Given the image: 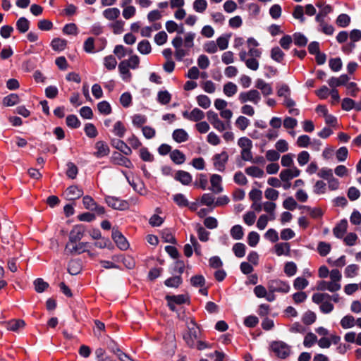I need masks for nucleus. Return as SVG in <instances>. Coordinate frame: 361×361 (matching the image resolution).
Returning <instances> with one entry per match:
<instances>
[{"instance_id": "nucleus-1", "label": "nucleus", "mask_w": 361, "mask_h": 361, "mask_svg": "<svg viewBox=\"0 0 361 361\" xmlns=\"http://www.w3.org/2000/svg\"><path fill=\"white\" fill-rule=\"evenodd\" d=\"M330 281H320L317 283V290L321 291L328 290L331 293H336L341 290V281L342 274L338 269H332L330 271Z\"/></svg>"}, {"instance_id": "nucleus-2", "label": "nucleus", "mask_w": 361, "mask_h": 361, "mask_svg": "<svg viewBox=\"0 0 361 361\" xmlns=\"http://www.w3.org/2000/svg\"><path fill=\"white\" fill-rule=\"evenodd\" d=\"M312 302L319 305L320 311L324 314L331 313L334 308L330 300V295L325 293H314L312 297Z\"/></svg>"}, {"instance_id": "nucleus-3", "label": "nucleus", "mask_w": 361, "mask_h": 361, "mask_svg": "<svg viewBox=\"0 0 361 361\" xmlns=\"http://www.w3.org/2000/svg\"><path fill=\"white\" fill-rule=\"evenodd\" d=\"M187 326L188 331L183 334V339L188 346L194 348L198 338L199 329L192 319L188 323Z\"/></svg>"}, {"instance_id": "nucleus-4", "label": "nucleus", "mask_w": 361, "mask_h": 361, "mask_svg": "<svg viewBox=\"0 0 361 361\" xmlns=\"http://www.w3.org/2000/svg\"><path fill=\"white\" fill-rule=\"evenodd\" d=\"M270 348L276 356L281 359L287 358L291 353V346L282 341H273Z\"/></svg>"}, {"instance_id": "nucleus-5", "label": "nucleus", "mask_w": 361, "mask_h": 361, "mask_svg": "<svg viewBox=\"0 0 361 361\" xmlns=\"http://www.w3.org/2000/svg\"><path fill=\"white\" fill-rule=\"evenodd\" d=\"M267 288L271 293H287L290 287L288 282L280 279H272L268 281Z\"/></svg>"}, {"instance_id": "nucleus-6", "label": "nucleus", "mask_w": 361, "mask_h": 361, "mask_svg": "<svg viewBox=\"0 0 361 361\" xmlns=\"http://www.w3.org/2000/svg\"><path fill=\"white\" fill-rule=\"evenodd\" d=\"M238 99L241 104L250 102L257 105L261 100V94L257 90H250L240 92L238 95Z\"/></svg>"}, {"instance_id": "nucleus-7", "label": "nucleus", "mask_w": 361, "mask_h": 361, "mask_svg": "<svg viewBox=\"0 0 361 361\" xmlns=\"http://www.w3.org/2000/svg\"><path fill=\"white\" fill-rule=\"evenodd\" d=\"M171 43L176 49L175 57L177 61H181L185 56L189 55V49L181 47L183 45V38L180 36H176L174 37Z\"/></svg>"}, {"instance_id": "nucleus-8", "label": "nucleus", "mask_w": 361, "mask_h": 361, "mask_svg": "<svg viewBox=\"0 0 361 361\" xmlns=\"http://www.w3.org/2000/svg\"><path fill=\"white\" fill-rule=\"evenodd\" d=\"M228 160V154L226 151H223L219 154L213 156V164L216 170L220 172L224 171L226 164Z\"/></svg>"}, {"instance_id": "nucleus-9", "label": "nucleus", "mask_w": 361, "mask_h": 361, "mask_svg": "<svg viewBox=\"0 0 361 361\" xmlns=\"http://www.w3.org/2000/svg\"><path fill=\"white\" fill-rule=\"evenodd\" d=\"M106 204L111 208L117 210H126L129 208V203L126 200H121L114 196H107L105 198Z\"/></svg>"}, {"instance_id": "nucleus-10", "label": "nucleus", "mask_w": 361, "mask_h": 361, "mask_svg": "<svg viewBox=\"0 0 361 361\" xmlns=\"http://www.w3.org/2000/svg\"><path fill=\"white\" fill-rule=\"evenodd\" d=\"M238 55L240 60L245 63L247 68L252 71H257L259 68V61L257 58L250 57L247 59V51L244 49H242L239 52Z\"/></svg>"}, {"instance_id": "nucleus-11", "label": "nucleus", "mask_w": 361, "mask_h": 361, "mask_svg": "<svg viewBox=\"0 0 361 361\" xmlns=\"http://www.w3.org/2000/svg\"><path fill=\"white\" fill-rule=\"evenodd\" d=\"M85 233V227L82 225H76L71 231L69 234V240L67 243H76L83 237Z\"/></svg>"}, {"instance_id": "nucleus-12", "label": "nucleus", "mask_w": 361, "mask_h": 361, "mask_svg": "<svg viewBox=\"0 0 361 361\" xmlns=\"http://www.w3.org/2000/svg\"><path fill=\"white\" fill-rule=\"evenodd\" d=\"M88 245V243L85 242H79L73 244L67 243L65 249L70 254H81L87 250Z\"/></svg>"}, {"instance_id": "nucleus-13", "label": "nucleus", "mask_w": 361, "mask_h": 361, "mask_svg": "<svg viewBox=\"0 0 361 361\" xmlns=\"http://www.w3.org/2000/svg\"><path fill=\"white\" fill-rule=\"evenodd\" d=\"M111 161L114 164L123 166L128 169L133 167V164L128 158L116 152L113 153L111 157Z\"/></svg>"}, {"instance_id": "nucleus-14", "label": "nucleus", "mask_w": 361, "mask_h": 361, "mask_svg": "<svg viewBox=\"0 0 361 361\" xmlns=\"http://www.w3.org/2000/svg\"><path fill=\"white\" fill-rule=\"evenodd\" d=\"M182 114L184 118L194 122H198L204 118V113L198 108L193 109L190 112L185 111Z\"/></svg>"}, {"instance_id": "nucleus-15", "label": "nucleus", "mask_w": 361, "mask_h": 361, "mask_svg": "<svg viewBox=\"0 0 361 361\" xmlns=\"http://www.w3.org/2000/svg\"><path fill=\"white\" fill-rule=\"evenodd\" d=\"M300 174V170L295 166H293L290 169L282 170L279 176L281 181L287 182V180H290L293 178L298 177Z\"/></svg>"}, {"instance_id": "nucleus-16", "label": "nucleus", "mask_w": 361, "mask_h": 361, "mask_svg": "<svg viewBox=\"0 0 361 361\" xmlns=\"http://www.w3.org/2000/svg\"><path fill=\"white\" fill-rule=\"evenodd\" d=\"M112 238L116 243V245L122 250H126L128 248L129 244L126 238L122 233L118 231H113Z\"/></svg>"}, {"instance_id": "nucleus-17", "label": "nucleus", "mask_w": 361, "mask_h": 361, "mask_svg": "<svg viewBox=\"0 0 361 361\" xmlns=\"http://www.w3.org/2000/svg\"><path fill=\"white\" fill-rule=\"evenodd\" d=\"M96 152L94 153L97 158H102L107 156L110 152L108 145L104 141H97L95 143Z\"/></svg>"}, {"instance_id": "nucleus-18", "label": "nucleus", "mask_w": 361, "mask_h": 361, "mask_svg": "<svg viewBox=\"0 0 361 361\" xmlns=\"http://www.w3.org/2000/svg\"><path fill=\"white\" fill-rule=\"evenodd\" d=\"M255 86L257 89H258L261 91L262 94L264 97L269 96V95L271 94L273 92V89H272L271 85L269 83L265 82L262 79H257L255 81Z\"/></svg>"}, {"instance_id": "nucleus-19", "label": "nucleus", "mask_w": 361, "mask_h": 361, "mask_svg": "<svg viewBox=\"0 0 361 361\" xmlns=\"http://www.w3.org/2000/svg\"><path fill=\"white\" fill-rule=\"evenodd\" d=\"M274 252L277 256H290V246L288 243H278L274 247Z\"/></svg>"}, {"instance_id": "nucleus-20", "label": "nucleus", "mask_w": 361, "mask_h": 361, "mask_svg": "<svg viewBox=\"0 0 361 361\" xmlns=\"http://www.w3.org/2000/svg\"><path fill=\"white\" fill-rule=\"evenodd\" d=\"M83 195V191L76 185H71L68 187L66 192L65 195L67 199L74 200L80 198Z\"/></svg>"}, {"instance_id": "nucleus-21", "label": "nucleus", "mask_w": 361, "mask_h": 361, "mask_svg": "<svg viewBox=\"0 0 361 361\" xmlns=\"http://www.w3.org/2000/svg\"><path fill=\"white\" fill-rule=\"evenodd\" d=\"M111 145L125 155H130L132 153L131 148L121 140L113 139L111 140Z\"/></svg>"}, {"instance_id": "nucleus-22", "label": "nucleus", "mask_w": 361, "mask_h": 361, "mask_svg": "<svg viewBox=\"0 0 361 361\" xmlns=\"http://www.w3.org/2000/svg\"><path fill=\"white\" fill-rule=\"evenodd\" d=\"M222 178L220 175L213 174L210 178V183L212 185L211 190L214 193H220L223 191V187L221 185Z\"/></svg>"}, {"instance_id": "nucleus-23", "label": "nucleus", "mask_w": 361, "mask_h": 361, "mask_svg": "<svg viewBox=\"0 0 361 361\" xmlns=\"http://www.w3.org/2000/svg\"><path fill=\"white\" fill-rule=\"evenodd\" d=\"M349 80V78L347 75L343 74L338 78L331 77L328 80V84L331 88L345 85Z\"/></svg>"}, {"instance_id": "nucleus-24", "label": "nucleus", "mask_w": 361, "mask_h": 361, "mask_svg": "<svg viewBox=\"0 0 361 361\" xmlns=\"http://www.w3.org/2000/svg\"><path fill=\"white\" fill-rule=\"evenodd\" d=\"M315 20L319 24L317 27V30L319 32H323L326 35H333L334 32V27H333V25L327 23L324 19H319Z\"/></svg>"}, {"instance_id": "nucleus-25", "label": "nucleus", "mask_w": 361, "mask_h": 361, "mask_svg": "<svg viewBox=\"0 0 361 361\" xmlns=\"http://www.w3.org/2000/svg\"><path fill=\"white\" fill-rule=\"evenodd\" d=\"M130 68L127 65V62L122 61L118 64V71L123 80L129 82L131 79L132 74L129 69Z\"/></svg>"}, {"instance_id": "nucleus-26", "label": "nucleus", "mask_w": 361, "mask_h": 361, "mask_svg": "<svg viewBox=\"0 0 361 361\" xmlns=\"http://www.w3.org/2000/svg\"><path fill=\"white\" fill-rule=\"evenodd\" d=\"M172 137L176 142L181 143L187 141L189 135L184 129L178 128L173 132Z\"/></svg>"}, {"instance_id": "nucleus-27", "label": "nucleus", "mask_w": 361, "mask_h": 361, "mask_svg": "<svg viewBox=\"0 0 361 361\" xmlns=\"http://www.w3.org/2000/svg\"><path fill=\"white\" fill-rule=\"evenodd\" d=\"M175 179L183 185H189L192 181V176L188 172L180 170L176 172Z\"/></svg>"}, {"instance_id": "nucleus-28", "label": "nucleus", "mask_w": 361, "mask_h": 361, "mask_svg": "<svg viewBox=\"0 0 361 361\" xmlns=\"http://www.w3.org/2000/svg\"><path fill=\"white\" fill-rule=\"evenodd\" d=\"M348 223L346 220H342L333 230L334 235L338 238H342L347 230Z\"/></svg>"}, {"instance_id": "nucleus-29", "label": "nucleus", "mask_w": 361, "mask_h": 361, "mask_svg": "<svg viewBox=\"0 0 361 361\" xmlns=\"http://www.w3.org/2000/svg\"><path fill=\"white\" fill-rule=\"evenodd\" d=\"M356 319L350 314L344 316L341 320V326L344 329L353 328L355 326Z\"/></svg>"}, {"instance_id": "nucleus-30", "label": "nucleus", "mask_w": 361, "mask_h": 361, "mask_svg": "<svg viewBox=\"0 0 361 361\" xmlns=\"http://www.w3.org/2000/svg\"><path fill=\"white\" fill-rule=\"evenodd\" d=\"M120 13V10L117 8H109L103 11L104 17L109 20H116Z\"/></svg>"}, {"instance_id": "nucleus-31", "label": "nucleus", "mask_w": 361, "mask_h": 361, "mask_svg": "<svg viewBox=\"0 0 361 361\" xmlns=\"http://www.w3.org/2000/svg\"><path fill=\"white\" fill-rule=\"evenodd\" d=\"M67 41L61 38H54L51 42V48L56 51H61L66 47Z\"/></svg>"}, {"instance_id": "nucleus-32", "label": "nucleus", "mask_w": 361, "mask_h": 361, "mask_svg": "<svg viewBox=\"0 0 361 361\" xmlns=\"http://www.w3.org/2000/svg\"><path fill=\"white\" fill-rule=\"evenodd\" d=\"M245 173L253 178H262L264 175V172L262 169L258 166H252L245 169Z\"/></svg>"}, {"instance_id": "nucleus-33", "label": "nucleus", "mask_w": 361, "mask_h": 361, "mask_svg": "<svg viewBox=\"0 0 361 361\" xmlns=\"http://www.w3.org/2000/svg\"><path fill=\"white\" fill-rule=\"evenodd\" d=\"M16 28L20 33L26 32L30 28V21L25 17H20L16 22Z\"/></svg>"}, {"instance_id": "nucleus-34", "label": "nucleus", "mask_w": 361, "mask_h": 361, "mask_svg": "<svg viewBox=\"0 0 361 361\" xmlns=\"http://www.w3.org/2000/svg\"><path fill=\"white\" fill-rule=\"evenodd\" d=\"M238 91V87L237 85L232 82H228L224 85L223 92L225 95H226L228 97H233L236 94Z\"/></svg>"}, {"instance_id": "nucleus-35", "label": "nucleus", "mask_w": 361, "mask_h": 361, "mask_svg": "<svg viewBox=\"0 0 361 361\" xmlns=\"http://www.w3.org/2000/svg\"><path fill=\"white\" fill-rule=\"evenodd\" d=\"M171 160L176 164H181L185 160L184 154L178 149H174L170 154Z\"/></svg>"}, {"instance_id": "nucleus-36", "label": "nucleus", "mask_w": 361, "mask_h": 361, "mask_svg": "<svg viewBox=\"0 0 361 361\" xmlns=\"http://www.w3.org/2000/svg\"><path fill=\"white\" fill-rule=\"evenodd\" d=\"M20 102L19 96L17 94H10L3 99V104L6 106H12Z\"/></svg>"}, {"instance_id": "nucleus-37", "label": "nucleus", "mask_w": 361, "mask_h": 361, "mask_svg": "<svg viewBox=\"0 0 361 361\" xmlns=\"http://www.w3.org/2000/svg\"><path fill=\"white\" fill-rule=\"evenodd\" d=\"M112 132L116 136L123 137L126 132V128L121 121H116L114 125Z\"/></svg>"}, {"instance_id": "nucleus-38", "label": "nucleus", "mask_w": 361, "mask_h": 361, "mask_svg": "<svg viewBox=\"0 0 361 361\" xmlns=\"http://www.w3.org/2000/svg\"><path fill=\"white\" fill-rule=\"evenodd\" d=\"M137 50L142 54H149L152 51V47L148 40L143 39L137 44Z\"/></svg>"}, {"instance_id": "nucleus-39", "label": "nucleus", "mask_w": 361, "mask_h": 361, "mask_svg": "<svg viewBox=\"0 0 361 361\" xmlns=\"http://www.w3.org/2000/svg\"><path fill=\"white\" fill-rule=\"evenodd\" d=\"M284 56L283 51L279 47H273L271 50V58L278 63L283 61Z\"/></svg>"}, {"instance_id": "nucleus-40", "label": "nucleus", "mask_w": 361, "mask_h": 361, "mask_svg": "<svg viewBox=\"0 0 361 361\" xmlns=\"http://www.w3.org/2000/svg\"><path fill=\"white\" fill-rule=\"evenodd\" d=\"M230 233L234 240H240L244 235L243 228L240 225H235L231 228Z\"/></svg>"}, {"instance_id": "nucleus-41", "label": "nucleus", "mask_w": 361, "mask_h": 361, "mask_svg": "<svg viewBox=\"0 0 361 361\" xmlns=\"http://www.w3.org/2000/svg\"><path fill=\"white\" fill-rule=\"evenodd\" d=\"M359 266L355 264L346 267L344 271L345 276L347 278H353L358 274Z\"/></svg>"}, {"instance_id": "nucleus-42", "label": "nucleus", "mask_w": 361, "mask_h": 361, "mask_svg": "<svg viewBox=\"0 0 361 361\" xmlns=\"http://www.w3.org/2000/svg\"><path fill=\"white\" fill-rule=\"evenodd\" d=\"M33 285L35 291L39 293L44 292L49 287L48 283L41 278L36 279L33 282Z\"/></svg>"}, {"instance_id": "nucleus-43", "label": "nucleus", "mask_w": 361, "mask_h": 361, "mask_svg": "<svg viewBox=\"0 0 361 361\" xmlns=\"http://www.w3.org/2000/svg\"><path fill=\"white\" fill-rule=\"evenodd\" d=\"M171 99V94L166 90L159 91L157 94V101L163 104H167L170 102Z\"/></svg>"}, {"instance_id": "nucleus-44", "label": "nucleus", "mask_w": 361, "mask_h": 361, "mask_svg": "<svg viewBox=\"0 0 361 361\" xmlns=\"http://www.w3.org/2000/svg\"><path fill=\"white\" fill-rule=\"evenodd\" d=\"M195 37V33L192 32L186 33L184 39H183V44L184 47L188 49L193 47Z\"/></svg>"}, {"instance_id": "nucleus-45", "label": "nucleus", "mask_w": 361, "mask_h": 361, "mask_svg": "<svg viewBox=\"0 0 361 361\" xmlns=\"http://www.w3.org/2000/svg\"><path fill=\"white\" fill-rule=\"evenodd\" d=\"M25 324V322L22 319L11 320L7 324L6 327L10 331H16L24 327Z\"/></svg>"}, {"instance_id": "nucleus-46", "label": "nucleus", "mask_w": 361, "mask_h": 361, "mask_svg": "<svg viewBox=\"0 0 361 361\" xmlns=\"http://www.w3.org/2000/svg\"><path fill=\"white\" fill-rule=\"evenodd\" d=\"M297 269V265L293 262H288L284 265V273L289 277L294 276Z\"/></svg>"}, {"instance_id": "nucleus-47", "label": "nucleus", "mask_w": 361, "mask_h": 361, "mask_svg": "<svg viewBox=\"0 0 361 361\" xmlns=\"http://www.w3.org/2000/svg\"><path fill=\"white\" fill-rule=\"evenodd\" d=\"M233 251L238 258H242L245 255V245L241 243H236L233 246Z\"/></svg>"}, {"instance_id": "nucleus-48", "label": "nucleus", "mask_w": 361, "mask_h": 361, "mask_svg": "<svg viewBox=\"0 0 361 361\" xmlns=\"http://www.w3.org/2000/svg\"><path fill=\"white\" fill-rule=\"evenodd\" d=\"M294 44L299 47H305L307 43V38L300 32H296L293 35Z\"/></svg>"}, {"instance_id": "nucleus-49", "label": "nucleus", "mask_w": 361, "mask_h": 361, "mask_svg": "<svg viewBox=\"0 0 361 361\" xmlns=\"http://www.w3.org/2000/svg\"><path fill=\"white\" fill-rule=\"evenodd\" d=\"M309 284L308 281L303 277H297L293 282V287L295 290H301L305 289Z\"/></svg>"}, {"instance_id": "nucleus-50", "label": "nucleus", "mask_w": 361, "mask_h": 361, "mask_svg": "<svg viewBox=\"0 0 361 361\" xmlns=\"http://www.w3.org/2000/svg\"><path fill=\"white\" fill-rule=\"evenodd\" d=\"M161 238L166 243H176V239L173 236L172 231L169 228H165L161 231Z\"/></svg>"}, {"instance_id": "nucleus-51", "label": "nucleus", "mask_w": 361, "mask_h": 361, "mask_svg": "<svg viewBox=\"0 0 361 361\" xmlns=\"http://www.w3.org/2000/svg\"><path fill=\"white\" fill-rule=\"evenodd\" d=\"M192 8L197 13H203L207 8V2L206 0H195Z\"/></svg>"}, {"instance_id": "nucleus-52", "label": "nucleus", "mask_w": 361, "mask_h": 361, "mask_svg": "<svg viewBox=\"0 0 361 361\" xmlns=\"http://www.w3.org/2000/svg\"><path fill=\"white\" fill-rule=\"evenodd\" d=\"M104 65L108 70H114L116 67L117 61L114 56L109 55L104 57Z\"/></svg>"}, {"instance_id": "nucleus-53", "label": "nucleus", "mask_w": 361, "mask_h": 361, "mask_svg": "<svg viewBox=\"0 0 361 361\" xmlns=\"http://www.w3.org/2000/svg\"><path fill=\"white\" fill-rule=\"evenodd\" d=\"M98 111L104 115H109L111 113V107L110 104L106 101H102L97 104Z\"/></svg>"}, {"instance_id": "nucleus-54", "label": "nucleus", "mask_w": 361, "mask_h": 361, "mask_svg": "<svg viewBox=\"0 0 361 361\" xmlns=\"http://www.w3.org/2000/svg\"><path fill=\"white\" fill-rule=\"evenodd\" d=\"M190 283L194 287L202 288L205 285V279L202 275H195L191 277Z\"/></svg>"}, {"instance_id": "nucleus-55", "label": "nucleus", "mask_w": 361, "mask_h": 361, "mask_svg": "<svg viewBox=\"0 0 361 361\" xmlns=\"http://www.w3.org/2000/svg\"><path fill=\"white\" fill-rule=\"evenodd\" d=\"M230 35H221L216 39L217 48L225 50L228 48Z\"/></svg>"}, {"instance_id": "nucleus-56", "label": "nucleus", "mask_w": 361, "mask_h": 361, "mask_svg": "<svg viewBox=\"0 0 361 361\" xmlns=\"http://www.w3.org/2000/svg\"><path fill=\"white\" fill-rule=\"evenodd\" d=\"M197 102L200 106L202 108L207 109L211 105L210 99L204 94H201L197 97Z\"/></svg>"}, {"instance_id": "nucleus-57", "label": "nucleus", "mask_w": 361, "mask_h": 361, "mask_svg": "<svg viewBox=\"0 0 361 361\" xmlns=\"http://www.w3.org/2000/svg\"><path fill=\"white\" fill-rule=\"evenodd\" d=\"M182 283L180 276H176L166 279L164 282L165 285L168 287L177 288Z\"/></svg>"}, {"instance_id": "nucleus-58", "label": "nucleus", "mask_w": 361, "mask_h": 361, "mask_svg": "<svg viewBox=\"0 0 361 361\" xmlns=\"http://www.w3.org/2000/svg\"><path fill=\"white\" fill-rule=\"evenodd\" d=\"M350 23V18L348 15L342 13L340 14L336 19L337 25L341 27H347Z\"/></svg>"}, {"instance_id": "nucleus-59", "label": "nucleus", "mask_w": 361, "mask_h": 361, "mask_svg": "<svg viewBox=\"0 0 361 361\" xmlns=\"http://www.w3.org/2000/svg\"><path fill=\"white\" fill-rule=\"evenodd\" d=\"M317 176L320 178L329 180L331 178L334 176L333 171L329 168L323 167L321 169H319V172L317 173Z\"/></svg>"}, {"instance_id": "nucleus-60", "label": "nucleus", "mask_w": 361, "mask_h": 361, "mask_svg": "<svg viewBox=\"0 0 361 361\" xmlns=\"http://www.w3.org/2000/svg\"><path fill=\"white\" fill-rule=\"evenodd\" d=\"M293 16L294 18L299 20L301 23H304L305 18L304 17L303 7L300 5L295 6L293 12Z\"/></svg>"}, {"instance_id": "nucleus-61", "label": "nucleus", "mask_w": 361, "mask_h": 361, "mask_svg": "<svg viewBox=\"0 0 361 361\" xmlns=\"http://www.w3.org/2000/svg\"><path fill=\"white\" fill-rule=\"evenodd\" d=\"M317 341V337L315 334L312 332L307 334L305 336L303 345L306 348H310Z\"/></svg>"}, {"instance_id": "nucleus-62", "label": "nucleus", "mask_w": 361, "mask_h": 361, "mask_svg": "<svg viewBox=\"0 0 361 361\" xmlns=\"http://www.w3.org/2000/svg\"><path fill=\"white\" fill-rule=\"evenodd\" d=\"M66 125L72 128H77L80 127V122L75 115L71 114L66 117Z\"/></svg>"}, {"instance_id": "nucleus-63", "label": "nucleus", "mask_w": 361, "mask_h": 361, "mask_svg": "<svg viewBox=\"0 0 361 361\" xmlns=\"http://www.w3.org/2000/svg\"><path fill=\"white\" fill-rule=\"evenodd\" d=\"M326 190V184L323 180H317L316 181L314 187L313 191L317 195L324 194Z\"/></svg>"}, {"instance_id": "nucleus-64", "label": "nucleus", "mask_w": 361, "mask_h": 361, "mask_svg": "<svg viewBox=\"0 0 361 361\" xmlns=\"http://www.w3.org/2000/svg\"><path fill=\"white\" fill-rule=\"evenodd\" d=\"M86 135L90 138L97 136L98 132L95 126L92 123H87L84 128Z\"/></svg>"}]
</instances>
